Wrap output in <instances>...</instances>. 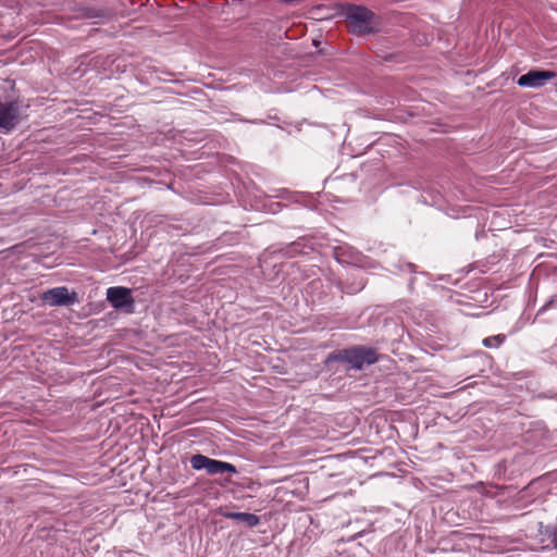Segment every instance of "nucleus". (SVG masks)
<instances>
[{
  "mask_svg": "<svg viewBox=\"0 0 557 557\" xmlns=\"http://www.w3.org/2000/svg\"><path fill=\"white\" fill-rule=\"evenodd\" d=\"M344 12L348 21V28L354 34L363 35L374 32V14L366 7L348 4Z\"/></svg>",
  "mask_w": 557,
  "mask_h": 557,
  "instance_id": "f257e3e1",
  "label": "nucleus"
},
{
  "mask_svg": "<svg viewBox=\"0 0 557 557\" xmlns=\"http://www.w3.org/2000/svg\"><path fill=\"white\" fill-rule=\"evenodd\" d=\"M330 360L347 362L354 369L361 370L364 366H370L376 362L377 356L375 350L372 348L352 347L329 356L327 361Z\"/></svg>",
  "mask_w": 557,
  "mask_h": 557,
  "instance_id": "f03ea898",
  "label": "nucleus"
},
{
  "mask_svg": "<svg viewBox=\"0 0 557 557\" xmlns=\"http://www.w3.org/2000/svg\"><path fill=\"white\" fill-rule=\"evenodd\" d=\"M190 465L195 470H206L208 474L215 475L224 472L237 473L234 465L216 459H211L205 455L197 454L190 458Z\"/></svg>",
  "mask_w": 557,
  "mask_h": 557,
  "instance_id": "7ed1b4c3",
  "label": "nucleus"
},
{
  "mask_svg": "<svg viewBox=\"0 0 557 557\" xmlns=\"http://www.w3.org/2000/svg\"><path fill=\"white\" fill-rule=\"evenodd\" d=\"M557 73L547 70H531L528 73L521 75L517 84L520 87L527 88H541L545 86L550 79L555 78Z\"/></svg>",
  "mask_w": 557,
  "mask_h": 557,
  "instance_id": "20e7f679",
  "label": "nucleus"
},
{
  "mask_svg": "<svg viewBox=\"0 0 557 557\" xmlns=\"http://www.w3.org/2000/svg\"><path fill=\"white\" fill-rule=\"evenodd\" d=\"M41 299L49 306H70L77 301V294L70 293L66 287L60 286L46 290Z\"/></svg>",
  "mask_w": 557,
  "mask_h": 557,
  "instance_id": "39448f33",
  "label": "nucleus"
},
{
  "mask_svg": "<svg viewBox=\"0 0 557 557\" xmlns=\"http://www.w3.org/2000/svg\"><path fill=\"white\" fill-rule=\"evenodd\" d=\"M20 122V107L16 101H0V128L10 132Z\"/></svg>",
  "mask_w": 557,
  "mask_h": 557,
  "instance_id": "423d86ee",
  "label": "nucleus"
},
{
  "mask_svg": "<svg viewBox=\"0 0 557 557\" xmlns=\"http://www.w3.org/2000/svg\"><path fill=\"white\" fill-rule=\"evenodd\" d=\"M107 299L116 309L133 307L134 305L131 289L122 286L109 287L107 289Z\"/></svg>",
  "mask_w": 557,
  "mask_h": 557,
  "instance_id": "0eeeda50",
  "label": "nucleus"
},
{
  "mask_svg": "<svg viewBox=\"0 0 557 557\" xmlns=\"http://www.w3.org/2000/svg\"><path fill=\"white\" fill-rule=\"evenodd\" d=\"M223 516L227 519H232L237 522L244 523L250 528L256 527L260 523V518L257 515L250 512L230 511L224 512Z\"/></svg>",
  "mask_w": 557,
  "mask_h": 557,
  "instance_id": "6e6552de",
  "label": "nucleus"
},
{
  "mask_svg": "<svg viewBox=\"0 0 557 557\" xmlns=\"http://www.w3.org/2000/svg\"><path fill=\"white\" fill-rule=\"evenodd\" d=\"M506 339V336L503 335V334H498V335H495V336H491V337H486L483 339V345L486 347V348H496L498 347L500 344H503Z\"/></svg>",
  "mask_w": 557,
  "mask_h": 557,
  "instance_id": "1a4fd4ad",
  "label": "nucleus"
},
{
  "mask_svg": "<svg viewBox=\"0 0 557 557\" xmlns=\"http://www.w3.org/2000/svg\"><path fill=\"white\" fill-rule=\"evenodd\" d=\"M323 10H327V8L324 7V5H318V7L312 9L311 13H312V15L314 17L320 18V20H324V18L331 17V14H329V13L324 14Z\"/></svg>",
  "mask_w": 557,
  "mask_h": 557,
  "instance_id": "9d476101",
  "label": "nucleus"
},
{
  "mask_svg": "<svg viewBox=\"0 0 557 557\" xmlns=\"http://www.w3.org/2000/svg\"><path fill=\"white\" fill-rule=\"evenodd\" d=\"M323 10H327V8L324 7V5H318V7L312 9L311 13H312V15L314 17L320 18V20H324V18L331 17V14H329V13L324 14Z\"/></svg>",
  "mask_w": 557,
  "mask_h": 557,
  "instance_id": "9b49d317",
  "label": "nucleus"
}]
</instances>
